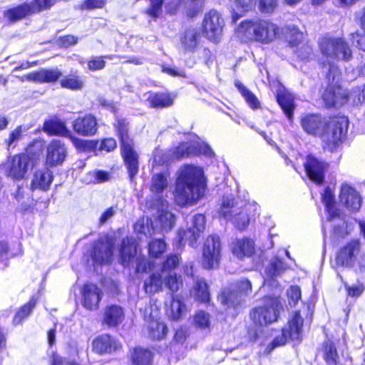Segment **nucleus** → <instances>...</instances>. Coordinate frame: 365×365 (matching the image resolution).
<instances>
[{
    "mask_svg": "<svg viewBox=\"0 0 365 365\" xmlns=\"http://www.w3.org/2000/svg\"><path fill=\"white\" fill-rule=\"evenodd\" d=\"M300 125L308 134L319 135L331 148L345 137L349 120L346 116H339L328 121L319 114L307 113L301 116Z\"/></svg>",
    "mask_w": 365,
    "mask_h": 365,
    "instance_id": "nucleus-1",
    "label": "nucleus"
},
{
    "mask_svg": "<svg viewBox=\"0 0 365 365\" xmlns=\"http://www.w3.org/2000/svg\"><path fill=\"white\" fill-rule=\"evenodd\" d=\"M318 48L321 54L319 59L323 71L333 81L340 76L338 66L339 62L346 63L353 58V51L349 43L342 37L327 34L318 39Z\"/></svg>",
    "mask_w": 365,
    "mask_h": 365,
    "instance_id": "nucleus-2",
    "label": "nucleus"
},
{
    "mask_svg": "<svg viewBox=\"0 0 365 365\" xmlns=\"http://www.w3.org/2000/svg\"><path fill=\"white\" fill-rule=\"evenodd\" d=\"M179 262L178 257L176 255H170L163 262L162 267V274L154 273L145 279L144 286L146 292L153 293L158 292L163 287V279L165 286L172 292H175L178 290L180 285L182 284L180 277L177 278L173 269L178 266Z\"/></svg>",
    "mask_w": 365,
    "mask_h": 365,
    "instance_id": "nucleus-3",
    "label": "nucleus"
},
{
    "mask_svg": "<svg viewBox=\"0 0 365 365\" xmlns=\"http://www.w3.org/2000/svg\"><path fill=\"white\" fill-rule=\"evenodd\" d=\"M206 180L201 168L184 165V205H192L205 195Z\"/></svg>",
    "mask_w": 365,
    "mask_h": 365,
    "instance_id": "nucleus-4",
    "label": "nucleus"
},
{
    "mask_svg": "<svg viewBox=\"0 0 365 365\" xmlns=\"http://www.w3.org/2000/svg\"><path fill=\"white\" fill-rule=\"evenodd\" d=\"M238 31L248 38H255L261 42H271L279 34L278 26L274 23L264 19L244 21L238 27Z\"/></svg>",
    "mask_w": 365,
    "mask_h": 365,
    "instance_id": "nucleus-5",
    "label": "nucleus"
},
{
    "mask_svg": "<svg viewBox=\"0 0 365 365\" xmlns=\"http://www.w3.org/2000/svg\"><path fill=\"white\" fill-rule=\"evenodd\" d=\"M116 128L121 141L122 155L131 181L138 173V155L134 150L132 140L128 135V125L125 120H118Z\"/></svg>",
    "mask_w": 365,
    "mask_h": 365,
    "instance_id": "nucleus-6",
    "label": "nucleus"
},
{
    "mask_svg": "<svg viewBox=\"0 0 365 365\" xmlns=\"http://www.w3.org/2000/svg\"><path fill=\"white\" fill-rule=\"evenodd\" d=\"M33 165L31 157L28 154L21 153L9 158L2 168L8 177L15 180H21L25 178Z\"/></svg>",
    "mask_w": 365,
    "mask_h": 365,
    "instance_id": "nucleus-7",
    "label": "nucleus"
},
{
    "mask_svg": "<svg viewBox=\"0 0 365 365\" xmlns=\"http://www.w3.org/2000/svg\"><path fill=\"white\" fill-rule=\"evenodd\" d=\"M202 265L205 269L218 267L221 257V243L217 235H210L202 247Z\"/></svg>",
    "mask_w": 365,
    "mask_h": 365,
    "instance_id": "nucleus-8",
    "label": "nucleus"
},
{
    "mask_svg": "<svg viewBox=\"0 0 365 365\" xmlns=\"http://www.w3.org/2000/svg\"><path fill=\"white\" fill-rule=\"evenodd\" d=\"M279 307L278 301L271 299L266 305L253 309L250 312V317L256 326H267L277 320Z\"/></svg>",
    "mask_w": 365,
    "mask_h": 365,
    "instance_id": "nucleus-9",
    "label": "nucleus"
},
{
    "mask_svg": "<svg viewBox=\"0 0 365 365\" xmlns=\"http://www.w3.org/2000/svg\"><path fill=\"white\" fill-rule=\"evenodd\" d=\"M224 25V19L220 13L212 9L205 14L202 21L203 33L209 40L216 42L222 35Z\"/></svg>",
    "mask_w": 365,
    "mask_h": 365,
    "instance_id": "nucleus-10",
    "label": "nucleus"
},
{
    "mask_svg": "<svg viewBox=\"0 0 365 365\" xmlns=\"http://www.w3.org/2000/svg\"><path fill=\"white\" fill-rule=\"evenodd\" d=\"M202 155L212 158L215 153L210 146L194 133H184V156Z\"/></svg>",
    "mask_w": 365,
    "mask_h": 365,
    "instance_id": "nucleus-11",
    "label": "nucleus"
},
{
    "mask_svg": "<svg viewBox=\"0 0 365 365\" xmlns=\"http://www.w3.org/2000/svg\"><path fill=\"white\" fill-rule=\"evenodd\" d=\"M115 242L112 237H104L95 242L91 257L95 264H103L111 262Z\"/></svg>",
    "mask_w": 365,
    "mask_h": 365,
    "instance_id": "nucleus-12",
    "label": "nucleus"
},
{
    "mask_svg": "<svg viewBox=\"0 0 365 365\" xmlns=\"http://www.w3.org/2000/svg\"><path fill=\"white\" fill-rule=\"evenodd\" d=\"M339 76L333 81V75L331 76L329 85L322 95V99L327 107L336 105L341 106L346 102L348 92L338 85Z\"/></svg>",
    "mask_w": 365,
    "mask_h": 365,
    "instance_id": "nucleus-13",
    "label": "nucleus"
},
{
    "mask_svg": "<svg viewBox=\"0 0 365 365\" xmlns=\"http://www.w3.org/2000/svg\"><path fill=\"white\" fill-rule=\"evenodd\" d=\"M304 167L309 178L317 184H321L329 169V164L321 158L309 155L304 163Z\"/></svg>",
    "mask_w": 365,
    "mask_h": 365,
    "instance_id": "nucleus-14",
    "label": "nucleus"
},
{
    "mask_svg": "<svg viewBox=\"0 0 365 365\" xmlns=\"http://www.w3.org/2000/svg\"><path fill=\"white\" fill-rule=\"evenodd\" d=\"M361 245L359 240H354L341 247L336 257V264L338 266L352 268L356 266V259Z\"/></svg>",
    "mask_w": 365,
    "mask_h": 365,
    "instance_id": "nucleus-15",
    "label": "nucleus"
},
{
    "mask_svg": "<svg viewBox=\"0 0 365 365\" xmlns=\"http://www.w3.org/2000/svg\"><path fill=\"white\" fill-rule=\"evenodd\" d=\"M184 274L187 277H192V288L190 290V296L197 302L202 303L207 302L210 300V292L208 286L203 278L194 276L193 268L184 267Z\"/></svg>",
    "mask_w": 365,
    "mask_h": 365,
    "instance_id": "nucleus-16",
    "label": "nucleus"
},
{
    "mask_svg": "<svg viewBox=\"0 0 365 365\" xmlns=\"http://www.w3.org/2000/svg\"><path fill=\"white\" fill-rule=\"evenodd\" d=\"M339 199L340 202L350 210L357 211L361 207L362 202L361 195L349 184L341 185Z\"/></svg>",
    "mask_w": 365,
    "mask_h": 365,
    "instance_id": "nucleus-17",
    "label": "nucleus"
},
{
    "mask_svg": "<svg viewBox=\"0 0 365 365\" xmlns=\"http://www.w3.org/2000/svg\"><path fill=\"white\" fill-rule=\"evenodd\" d=\"M66 155L65 145L61 140H53L47 147L46 164L50 166L60 165L64 161Z\"/></svg>",
    "mask_w": 365,
    "mask_h": 365,
    "instance_id": "nucleus-18",
    "label": "nucleus"
},
{
    "mask_svg": "<svg viewBox=\"0 0 365 365\" xmlns=\"http://www.w3.org/2000/svg\"><path fill=\"white\" fill-rule=\"evenodd\" d=\"M73 128L81 135H93L98 130L97 120L94 115L91 114L79 116L73 122Z\"/></svg>",
    "mask_w": 365,
    "mask_h": 365,
    "instance_id": "nucleus-19",
    "label": "nucleus"
},
{
    "mask_svg": "<svg viewBox=\"0 0 365 365\" xmlns=\"http://www.w3.org/2000/svg\"><path fill=\"white\" fill-rule=\"evenodd\" d=\"M83 304L88 310H96L102 299L103 292L93 284H85L83 288Z\"/></svg>",
    "mask_w": 365,
    "mask_h": 365,
    "instance_id": "nucleus-20",
    "label": "nucleus"
},
{
    "mask_svg": "<svg viewBox=\"0 0 365 365\" xmlns=\"http://www.w3.org/2000/svg\"><path fill=\"white\" fill-rule=\"evenodd\" d=\"M322 201L329 215L328 220L330 221L336 220L338 221L337 226L334 227V232L335 234H339L341 232V225H343L344 222L338 217L339 211L335 206L334 195L331 189L327 187L322 194Z\"/></svg>",
    "mask_w": 365,
    "mask_h": 365,
    "instance_id": "nucleus-21",
    "label": "nucleus"
},
{
    "mask_svg": "<svg viewBox=\"0 0 365 365\" xmlns=\"http://www.w3.org/2000/svg\"><path fill=\"white\" fill-rule=\"evenodd\" d=\"M93 349L99 353H112L121 348V344L109 334H102L93 341Z\"/></svg>",
    "mask_w": 365,
    "mask_h": 365,
    "instance_id": "nucleus-22",
    "label": "nucleus"
},
{
    "mask_svg": "<svg viewBox=\"0 0 365 365\" xmlns=\"http://www.w3.org/2000/svg\"><path fill=\"white\" fill-rule=\"evenodd\" d=\"M304 320L299 312H294L282 329L291 341H301L302 338Z\"/></svg>",
    "mask_w": 365,
    "mask_h": 365,
    "instance_id": "nucleus-23",
    "label": "nucleus"
},
{
    "mask_svg": "<svg viewBox=\"0 0 365 365\" xmlns=\"http://www.w3.org/2000/svg\"><path fill=\"white\" fill-rule=\"evenodd\" d=\"M125 314L123 307L112 304L104 309L102 323L109 327H115L123 322Z\"/></svg>",
    "mask_w": 365,
    "mask_h": 365,
    "instance_id": "nucleus-24",
    "label": "nucleus"
},
{
    "mask_svg": "<svg viewBox=\"0 0 365 365\" xmlns=\"http://www.w3.org/2000/svg\"><path fill=\"white\" fill-rule=\"evenodd\" d=\"M242 206V203L240 202L232 194H227L220 200L218 212L221 217L227 220L233 217Z\"/></svg>",
    "mask_w": 365,
    "mask_h": 365,
    "instance_id": "nucleus-25",
    "label": "nucleus"
},
{
    "mask_svg": "<svg viewBox=\"0 0 365 365\" xmlns=\"http://www.w3.org/2000/svg\"><path fill=\"white\" fill-rule=\"evenodd\" d=\"M61 76L59 70L56 69H42L39 71L32 72L22 77L21 80L33 81L36 83H51L58 80Z\"/></svg>",
    "mask_w": 365,
    "mask_h": 365,
    "instance_id": "nucleus-26",
    "label": "nucleus"
},
{
    "mask_svg": "<svg viewBox=\"0 0 365 365\" xmlns=\"http://www.w3.org/2000/svg\"><path fill=\"white\" fill-rule=\"evenodd\" d=\"M120 262L123 266H128L135 257L137 249L135 240L133 237H126L122 241L120 248Z\"/></svg>",
    "mask_w": 365,
    "mask_h": 365,
    "instance_id": "nucleus-27",
    "label": "nucleus"
},
{
    "mask_svg": "<svg viewBox=\"0 0 365 365\" xmlns=\"http://www.w3.org/2000/svg\"><path fill=\"white\" fill-rule=\"evenodd\" d=\"M282 33L289 45L292 48L299 46L304 41V34L297 26L294 24L284 26L282 29Z\"/></svg>",
    "mask_w": 365,
    "mask_h": 365,
    "instance_id": "nucleus-28",
    "label": "nucleus"
},
{
    "mask_svg": "<svg viewBox=\"0 0 365 365\" xmlns=\"http://www.w3.org/2000/svg\"><path fill=\"white\" fill-rule=\"evenodd\" d=\"M53 181V175L50 170L46 168L35 173L31 182V189H41L46 190L48 189Z\"/></svg>",
    "mask_w": 365,
    "mask_h": 365,
    "instance_id": "nucleus-29",
    "label": "nucleus"
},
{
    "mask_svg": "<svg viewBox=\"0 0 365 365\" xmlns=\"http://www.w3.org/2000/svg\"><path fill=\"white\" fill-rule=\"evenodd\" d=\"M277 101L289 121L292 120L293 112L295 109L294 98L288 92H280L277 95Z\"/></svg>",
    "mask_w": 365,
    "mask_h": 365,
    "instance_id": "nucleus-30",
    "label": "nucleus"
},
{
    "mask_svg": "<svg viewBox=\"0 0 365 365\" xmlns=\"http://www.w3.org/2000/svg\"><path fill=\"white\" fill-rule=\"evenodd\" d=\"M205 226V218L202 215H196L192 217V227L189 230L191 236L189 237V245L195 247L196 242L200 236V233L204 230Z\"/></svg>",
    "mask_w": 365,
    "mask_h": 365,
    "instance_id": "nucleus-31",
    "label": "nucleus"
},
{
    "mask_svg": "<svg viewBox=\"0 0 365 365\" xmlns=\"http://www.w3.org/2000/svg\"><path fill=\"white\" fill-rule=\"evenodd\" d=\"M255 251V245L252 240L249 239L238 240L232 248L233 254L239 259L245 257H250Z\"/></svg>",
    "mask_w": 365,
    "mask_h": 365,
    "instance_id": "nucleus-32",
    "label": "nucleus"
},
{
    "mask_svg": "<svg viewBox=\"0 0 365 365\" xmlns=\"http://www.w3.org/2000/svg\"><path fill=\"white\" fill-rule=\"evenodd\" d=\"M31 14V5L29 4H24L7 10L4 13V16L10 22H16Z\"/></svg>",
    "mask_w": 365,
    "mask_h": 365,
    "instance_id": "nucleus-33",
    "label": "nucleus"
},
{
    "mask_svg": "<svg viewBox=\"0 0 365 365\" xmlns=\"http://www.w3.org/2000/svg\"><path fill=\"white\" fill-rule=\"evenodd\" d=\"M174 97L166 93H154L150 95L148 101L152 108H162L173 103Z\"/></svg>",
    "mask_w": 365,
    "mask_h": 365,
    "instance_id": "nucleus-34",
    "label": "nucleus"
},
{
    "mask_svg": "<svg viewBox=\"0 0 365 365\" xmlns=\"http://www.w3.org/2000/svg\"><path fill=\"white\" fill-rule=\"evenodd\" d=\"M147 330L148 336L157 340L163 339L168 332L167 327L164 323L160 322L159 318L149 322L147 324Z\"/></svg>",
    "mask_w": 365,
    "mask_h": 365,
    "instance_id": "nucleus-35",
    "label": "nucleus"
},
{
    "mask_svg": "<svg viewBox=\"0 0 365 365\" xmlns=\"http://www.w3.org/2000/svg\"><path fill=\"white\" fill-rule=\"evenodd\" d=\"M43 129L51 135H61L67 138L70 135L69 130L66 124L58 120L46 121L43 124Z\"/></svg>",
    "mask_w": 365,
    "mask_h": 365,
    "instance_id": "nucleus-36",
    "label": "nucleus"
},
{
    "mask_svg": "<svg viewBox=\"0 0 365 365\" xmlns=\"http://www.w3.org/2000/svg\"><path fill=\"white\" fill-rule=\"evenodd\" d=\"M220 299L223 304L230 307H236L243 302L234 287L232 289H224L220 296Z\"/></svg>",
    "mask_w": 365,
    "mask_h": 365,
    "instance_id": "nucleus-37",
    "label": "nucleus"
},
{
    "mask_svg": "<svg viewBox=\"0 0 365 365\" xmlns=\"http://www.w3.org/2000/svg\"><path fill=\"white\" fill-rule=\"evenodd\" d=\"M131 359L133 365H151L153 354L148 349L138 347L133 350Z\"/></svg>",
    "mask_w": 365,
    "mask_h": 365,
    "instance_id": "nucleus-38",
    "label": "nucleus"
},
{
    "mask_svg": "<svg viewBox=\"0 0 365 365\" xmlns=\"http://www.w3.org/2000/svg\"><path fill=\"white\" fill-rule=\"evenodd\" d=\"M247 212L248 209L247 206L243 205L234 214L233 217L227 218V220L232 221L237 229L244 230L248 226L250 222Z\"/></svg>",
    "mask_w": 365,
    "mask_h": 365,
    "instance_id": "nucleus-39",
    "label": "nucleus"
},
{
    "mask_svg": "<svg viewBox=\"0 0 365 365\" xmlns=\"http://www.w3.org/2000/svg\"><path fill=\"white\" fill-rule=\"evenodd\" d=\"M84 83L83 78L76 74L66 76L61 81L63 88L71 90H81L84 86Z\"/></svg>",
    "mask_w": 365,
    "mask_h": 365,
    "instance_id": "nucleus-40",
    "label": "nucleus"
},
{
    "mask_svg": "<svg viewBox=\"0 0 365 365\" xmlns=\"http://www.w3.org/2000/svg\"><path fill=\"white\" fill-rule=\"evenodd\" d=\"M324 359L328 365H336L339 355L335 344L327 340L324 344Z\"/></svg>",
    "mask_w": 365,
    "mask_h": 365,
    "instance_id": "nucleus-41",
    "label": "nucleus"
},
{
    "mask_svg": "<svg viewBox=\"0 0 365 365\" xmlns=\"http://www.w3.org/2000/svg\"><path fill=\"white\" fill-rule=\"evenodd\" d=\"M235 86L237 88L242 96L244 97L247 103L252 109L259 108L260 103L256 96L249 91L241 82L237 81L235 83Z\"/></svg>",
    "mask_w": 365,
    "mask_h": 365,
    "instance_id": "nucleus-42",
    "label": "nucleus"
},
{
    "mask_svg": "<svg viewBox=\"0 0 365 365\" xmlns=\"http://www.w3.org/2000/svg\"><path fill=\"white\" fill-rule=\"evenodd\" d=\"M200 34L196 29H188L184 36V51H192L197 47Z\"/></svg>",
    "mask_w": 365,
    "mask_h": 365,
    "instance_id": "nucleus-43",
    "label": "nucleus"
},
{
    "mask_svg": "<svg viewBox=\"0 0 365 365\" xmlns=\"http://www.w3.org/2000/svg\"><path fill=\"white\" fill-rule=\"evenodd\" d=\"M205 0H190L186 4V15L193 18L200 12L204 7Z\"/></svg>",
    "mask_w": 365,
    "mask_h": 365,
    "instance_id": "nucleus-44",
    "label": "nucleus"
},
{
    "mask_svg": "<svg viewBox=\"0 0 365 365\" xmlns=\"http://www.w3.org/2000/svg\"><path fill=\"white\" fill-rule=\"evenodd\" d=\"M25 130L23 126L19 125L9 133L8 138L5 140L9 149L17 145L19 141L23 138V133Z\"/></svg>",
    "mask_w": 365,
    "mask_h": 365,
    "instance_id": "nucleus-45",
    "label": "nucleus"
},
{
    "mask_svg": "<svg viewBox=\"0 0 365 365\" xmlns=\"http://www.w3.org/2000/svg\"><path fill=\"white\" fill-rule=\"evenodd\" d=\"M285 269L284 263L276 257L270 262L269 266L266 269V272L269 277H273L279 275Z\"/></svg>",
    "mask_w": 365,
    "mask_h": 365,
    "instance_id": "nucleus-46",
    "label": "nucleus"
},
{
    "mask_svg": "<svg viewBox=\"0 0 365 365\" xmlns=\"http://www.w3.org/2000/svg\"><path fill=\"white\" fill-rule=\"evenodd\" d=\"M140 312L143 316L145 321L149 323L151 320H155L159 317V309L156 304L151 302L140 309Z\"/></svg>",
    "mask_w": 365,
    "mask_h": 365,
    "instance_id": "nucleus-47",
    "label": "nucleus"
},
{
    "mask_svg": "<svg viewBox=\"0 0 365 365\" xmlns=\"http://www.w3.org/2000/svg\"><path fill=\"white\" fill-rule=\"evenodd\" d=\"M168 185L167 179L163 174H155L152 178V184L150 190L153 192L160 193Z\"/></svg>",
    "mask_w": 365,
    "mask_h": 365,
    "instance_id": "nucleus-48",
    "label": "nucleus"
},
{
    "mask_svg": "<svg viewBox=\"0 0 365 365\" xmlns=\"http://www.w3.org/2000/svg\"><path fill=\"white\" fill-rule=\"evenodd\" d=\"M182 303L180 299L177 296L173 297V301L170 304L169 317L173 320H178L181 317Z\"/></svg>",
    "mask_w": 365,
    "mask_h": 365,
    "instance_id": "nucleus-49",
    "label": "nucleus"
},
{
    "mask_svg": "<svg viewBox=\"0 0 365 365\" xmlns=\"http://www.w3.org/2000/svg\"><path fill=\"white\" fill-rule=\"evenodd\" d=\"M234 287L236 289L243 300L252 292V284L250 281L247 279H242L239 280Z\"/></svg>",
    "mask_w": 365,
    "mask_h": 365,
    "instance_id": "nucleus-50",
    "label": "nucleus"
},
{
    "mask_svg": "<svg viewBox=\"0 0 365 365\" xmlns=\"http://www.w3.org/2000/svg\"><path fill=\"white\" fill-rule=\"evenodd\" d=\"M36 306V300L31 299L29 302L24 305L15 315L14 322L15 324H20L21 321L26 318Z\"/></svg>",
    "mask_w": 365,
    "mask_h": 365,
    "instance_id": "nucleus-51",
    "label": "nucleus"
},
{
    "mask_svg": "<svg viewBox=\"0 0 365 365\" xmlns=\"http://www.w3.org/2000/svg\"><path fill=\"white\" fill-rule=\"evenodd\" d=\"M176 175L177 177L173 195L177 204L180 205L182 204V170L180 168Z\"/></svg>",
    "mask_w": 365,
    "mask_h": 365,
    "instance_id": "nucleus-52",
    "label": "nucleus"
},
{
    "mask_svg": "<svg viewBox=\"0 0 365 365\" xmlns=\"http://www.w3.org/2000/svg\"><path fill=\"white\" fill-rule=\"evenodd\" d=\"M158 220L163 230H169L175 223V217L170 212L163 211L158 217Z\"/></svg>",
    "mask_w": 365,
    "mask_h": 365,
    "instance_id": "nucleus-53",
    "label": "nucleus"
},
{
    "mask_svg": "<svg viewBox=\"0 0 365 365\" xmlns=\"http://www.w3.org/2000/svg\"><path fill=\"white\" fill-rule=\"evenodd\" d=\"M166 245L161 240H154L149 243V254L152 257H158L165 250Z\"/></svg>",
    "mask_w": 365,
    "mask_h": 365,
    "instance_id": "nucleus-54",
    "label": "nucleus"
},
{
    "mask_svg": "<svg viewBox=\"0 0 365 365\" xmlns=\"http://www.w3.org/2000/svg\"><path fill=\"white\" fill-rule=\"evenodd\" d=\"M56 0H34L31 5L32 14L47 9L53 5Z\"/></svg>",
    "mask_w": 365,
    "mask_h": 365,
    "instance_id": "nucleus-55",
    "label": "nucleus"
},
{
    "mask_svg": "<svg viewBox=\"0 0 365 365\" xmlns=\"http://www.w3.org/2000/svg\"><path fill=\"white\" fill-rule=\"evenodd\" d=\"M294 52L298 58L302 60L307 59L312 53V48L304 41L299 46H294Z\"/></svg>",
    "mask_w": 365,
    "mask_h": 365,
    "instance_id": "nucleus-56",
    "label": "nucleus"
},
{
    "mask_svg": "<svg viewBox=\"0 0 365 365\" xmlns=\"http://www.w3.org/2000/svg\"><path fill=\"white\" fill-rule=\"evenodd\" d=\"M163 0H150V6L146 13L152 18L158 17L162 12Z\"/></svg>",
    "mask_w": 365,
    "mask_h": 365,
    "instance_id": "nucleus-57",
    "label": "nucleus"
},
{
    "mask_svg": "<svg viewBox=\"0 0 365 365\" xmlns=\"http://www.w3.org/2000/svg\"><path fill=\"white\" fill-rule=\"evenodd\" d=\"M104 58H110L108 56H95L93 57L88 61V68L89 70L92 71H96L98 70H101L106 66V61H104Z\"/></svg>",
    "mask_w": 365,
    "mask_h": 365,
    "instance_id": "nucleus-58",
    "label": "nucleus"
},
{
    "mask_svg": "<svg viewBox=\"0 0 365 365\" xmlns=\"http://www.w3.org/2000/svg\"><path fill=\"white\" fill-rule=\"evenodd\" d=\"M195 322L200 328H207L210 325V316L207 313L200 311L195 314Z\"/></svg>",
    "mask_w": 365,
    "mask_h": 365,
    "instance_id": "nucleus-59",
    "label": "nucleus"
},
{
    "mask_svg": "<svg viewBox=\"0 0 365 365\" xmlns=\"http://www.w3.org/2000/svg\"><path fill=\"white\" fill-rule=\"evenodd\" d=\"M289 303L290 306H294L301 298V290L297 286L291 287L287 291Z\"/></svg>",
    "mask_w": 365,
    "mask_h": 365,
    "instance_id": "nucleus-60",
    "label": "nucleus"
},
{
    "mask_svg": "<svg viewBox=\"0 0 365 365\" xmlns=\"http://www.w3.org/2000/svg\"><path fill=\"white\" fill-rule=\"evenodd\" d=\"M277 7V0H259V8L263 13L271 14Z\"/></svg>",
    "mask_w": 365,
    "mask_h": 365,
    "instance_id": "nucleus-61",
    "label": "nucleus"
},
{
    "mask_svg": "<svg viewBox=\"0 0 365 365\" xmlns=\"http://www.w3.org/2000/svg\"><path fill=\"white\" fill-rule=\"evenodd\" d=\"M289 340H290L289 336L286 333H284V330L282 329L281 334L276 336L267 348L271 351L276 347L284 346Z\"/></svg>",
    "mask_w": 365,
    "mask_h": 365,
    "instance_id": "nucleus-62",
    "label": "nucleus"
},
{
    "mask_svg": "<svg viewBox=\"0 0 365 365\" xmlns=\"http://www.w3.org/2000/svg\"><path fill=\"white\" fill-rule=\"evenodd\" d=\"M117 207H110L107 208L101 215L99 218V224L101 225H104L108 222L113 216L116 214Z\"/></svg>",
    "mask_w": 365,
    "mask_h": 365,
    "instance_id": "nucleus-63",
    "label": "nucleus"
},
{
    "mask_svg": "<svg viewBox=\"0 0 365 365\" xmlns=\"http://www.w3.org/2000/svg\"><path fill=\"white\" fill-rule=\"evenodd\" d=\"M105 0H86L81 4L82 9H94L102 8L105 4Z\"/></svg>",
    "mask_w": 365,
    "mask_h": 365,
    "instance_id": "nucleus-64",
    "label": "nucleus"
}]
</instances>
